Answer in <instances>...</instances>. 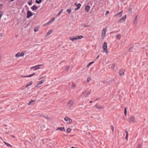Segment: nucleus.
<instances>
[{
  "instance_id": "nucleus-1",
  "label": "nucleus",
  "mask_w": 148,
  "mask_h": 148,
  "mask_svg": "<svg viewBox=\"0 0 148 148\" xmlns=\"http://www.w3.org/2000/svg\"><path fill=\"white\" fill-rule=\"evenodd\" d=\"M128 121L129 123L132 124H134L136 123L135 117L134 116H130L128 119Z\"/></svg>"
},
{
  "instance_id": "nucleus-2",
  "label": "nucleus",
  "mask_w": 148,
  "mask_h": 148,
  "mask_svg": "<svg viewBox=\"0 0 148 148\" xmlns=\"http://www.w3.org/2000/svg\"><path fill=\"white\" fill-rule=\"evenodd\" d=\"M102 48L104 52L106 54H108V50L107 45L106 42H105L103 43L102 46Z\"/></svg>"
},
{
  "instance_id": "nucleus-3",
  "label": "nucleus",
  "mask_w": 148,
  "mask_h": 148,
  "mask_svg": "<svg viewBox=\"0 0 148 148\" xmlns=\"http://www.w3.org/2000/svg\"><path fill=\"white\" fill-rule=\"evenodd\" d=\"M26 51H22L21 53L18 52L17 54H16L15 55L16 57L17 58H18L20 57H23L25 54V53L26 52Z\"/></svg>"
},
{
  "instance_id": "nucleus-4",
  "label": "nucleus",
  "mask_w": 148,
  "mask_h": 148,
  "mask_svg": "<svg viewBox=\"0 0 148 148\" xmlns=\"http://www.w3.org/2000/svg\"><path fill=\"white\" fill-rule=\"evenodd\" d=\"M74 103V101L72 99L71 100L67 102L66 106L70 108L73 105Z\"/></svg>"
},
{
  "instance_id": "nucleus-5",
  "label": "nucleus",
  "mask_w": 148,
  "mask_h": 148,
  "mask_svg": "<svg viewBox=\"0 0 148 148\" xmlns=\"http://www.w3.org/2000/svg\"><path fill=\"white\" fill-rule=\"evenodd\" d=\"M64 120L67 122L68 124H70L72 122V120L67 116H65L64 118Z\"/></svg>"
},
{
  "instance_id": "nucleus-6",
  "label": "nucleus",
  "mask_w": 148,
  "mask_h": 148,
  "mask_svg": "<svg viewBox=\"0 0 148 148\" xmlns=\"http://www.w3.org/2000/svg\"><path fill=\"white\" fill-rule=\"evenodd\" d=\"M106 30L107 29L106 28L103 29L102 30L101 35V38L102 39H103L106 36Z\"/></svg>"
},
{
  "instance_id": "nucleus-7",
  "label": "nucleus",
  "mask_w": 148,
  "mask_h": 148,
  "mask_svg": "<svg viewBox=\"0 0 148 148\" xmlns=\"http://www.w3.org/2000/svg\"><path fill=\"white\" fill-rule=\"evenodd\" d=\"M126 18V15H125L123 17H122L121 19H119L118 21V23H120L121 22V21H122L123 22H124L125 21Z\"/></svg>"
},
{
  "instance_id": "nucleus-8",
  "label": "nucleus",
  "mask_w": 148,
  "mask_h": 148,
  "mask_svg": "<svg viewBox=\"0 0 148 148\" xmlns=\"http://www.w3.org/2000/svg\"><path fill=\"white\" fill-rule=\"evenodd\" d=\"M42 65V64L38 65H36V66H32V67H31L30 68V69H34V70H36L37 69H40V68L39 67V66H41Z\"/></svg>"
},
{
  "instance_id": "nucleus-9",
  "label": "nucleus",
  "mask_w": 148,
  "mask_h": 148,
  "mask_svg": "<svg viewBox=\"0 0 148 148\" xmlns=\"http://www.w3.org/2000/svg\"><path fill=\"white\" fill-rule=\"evenodd\" d=\"M123 13V11H121L117 13L115 15H114V17L119 16V17L121 16L122 15Z\"/></svg>"
},
{
  "instance_id": "nucleus-10",
  "label": "nucleus",
  "mask_w": 148,
  "mask_h": 148,
  "mask_svg": "<svg viewBox=\"0 0 148 148\" xmlns=\"http://www.w3.org/2000/svg\"><path fill=\"white\" fill-rule=\"evenodd\" d=\"M108 84H112L113 83H114L115 82V81L114 79H110L108 80Z\"/></svg>"
},
{
  "instance_id": "nucleus-11",
  "label": "nucleus",
  "mask_w": 148,
  "mask_h": 148,
  "mask_svg": "<svg viewBox=\"0 0 148 148\" xmlns=\"http://www.w3.org/2000/svg\"><path fill=\"white\" fill-rule=\"evenodd\" d=\"M125 72L124 70L123 69H121L119 72V73L121 76H122L124 75V73Z\"/></svg>"
},
{
  "instance_id": "nucleus-12",
  "label": "nucleus",
  "mask_w": 148,
  "mask_h": 148,
  "mask_svg": "<svg viewBox=\"0 0 148 148\" xmlns=\"http://www.w3.org/2000/svg\"><path fill=\"white\" fill-rule=\"evenodd\" d=\"M35 73H34L32 74L31 75H26V76H23V75H21V77L22 78H24V77H30L32 76H33L35 75Z\"/></svg>"
},
{
  "instance_id": "nucleus-13",
  "label": "nucleus",
  "mask_w": 148,
  "mask_h": 148,
  "mask_svg": "<svg viewBox=\"0 0 148 148\" xmlns=\"http://www.w3.org/2000/svg\"><path fill=\"white\" fill-rule=\"evenodd\" d=\"M32 15V13L31 12L29 11H28L27 12V18H28Z\"/></svg>"
},
{
  "instance_id": "nucleus-14",
  "label": "nucleus",
  "mask_w": 148,
  "mask_h": 148,
  "mask_svg": "<svg viewBox=\"0 0 148 148\" xmlns=\"http://www.w3.org/2000/svg\"><path fill=\"white\" fill-rule=\"evenodd\" d=\"M95 107L97 108V109H102L103 108V106H101L97 104L95 105Z\"/></svg>"
},
{
  "instance_id": "nucleus-15",
  "label": "nucleus",
  "mask_w": 148,
  "mask_h": 148,
  "mask_svg": "<svg viewBox=\"0 0 148 148\" xmlns=\"http://www.w3.org/2000/svg\"><path fill=\"white\" fill-rule=\"evenodd\" d=\"M69 39L73 41L75 40H77V38L75 36H73V37H70L69 38Z\"/></svg>"
},
{
  "instance_id": "nucleus-16",
  "label": "nucleus",
  "mask_w": 148,
  "mask_h": 148,
  "mask_svg": "<svg viewBox=\"0 0 148 148\" xmlns=\"http://www.w3.org/2000/svg\"><path fill=\"white\" fill-rule=\"evenodd\" d=\"M138 15H137L135 17L134 20L133 21V23L134 24H135L136 23L137 21V18L138 17Z\"/></svg>"
},
{
  "instance_id": "nucleus-17",
  "label": "nucleus",
  "mask_w": 148,
  "mask_h": 148,
  "mask_svg": "<svg viewBox=\"0 0 148 148\" xmlns=\"http://www.w3.org/2000/svg\"><path fill=\"white\" fill-rule=\"evenodd\" d=\"M90 7L89 5H88L86 6L85 8V10L86 11H87V12H88L90 10Z\"/></svg>"
},
{
  "instance_id": "nucleus-18",
  "label": "nucleus",
  "mask_w": 148,
  "mask_h": 148,
  "mask_svg": "<svg viewBox=\"0 0 148 148\" xmlns=\"http://www.w3.org/2000/svg\"><path fill=\"white\" fill-rule=\"evenodd\" d=\"M35 103V101L34 100H32L30 101L29 103H28V105H34Z\"/></svg>"
},
{
  "instance_id": "nucleus-19",
  "label": "nucleus",
  "mask_w": 148,
  "mask_h": 148,
  "mask_svg": "<svg viewBox=\"0 0 148 148\" xmlns=\"http://www.w3.org/2000/svg\"><path fill=\"white\" fill-rule=\"evenodd\" d=\"M101 82L103 84H106L107 85L108 84V79L102 80Z\"/></svg>"
},
{
  "instance_id": "nucleus-20",
  "label": "nucleus",
  "mask_w": 148,
  "mask_h": 148,
  "mask_svg": "<svg viewBox=\"0 0 148 148\" xmlns=\"http://www.w3.org/2000/svg\"><path fill=\"white\" fill-rule=\"evenodd\" d=\"M81 5H82L81 4L79 3H78V5L77 6V8H75V10L76 11L78 10V9H79L81 7Z\"/></svg>"
},
{
  "instance_id": "nucleus-21",
  "label": "nucleus",
  "mask_w": 148,
  "mask_h": 148,
  "mask_svg": "<svg viewBox=\"0 0 148 148\" xmlns=\"http://www.w3.org/2000/svg\"><path fill=\"white\" fill-rule=\"evenodd\" d=\"M38 7L35 5H34L32 7V9L33 10H37L38 8Z\"/></svg>"
},
{
  "instance_id": "nucleus-22",
  "label": "nucleus",
  "mask_w": 148,
  "mask_h": 148,
  "mask_svg": "<svg viewBox=\"0 0 148 148\" xmlns=\"http://www.w3.org/2000/svg\"><path fill=\"white\" fill-rule=\"evenodd\" d=\"M87 92V90H85L83 92L82 94V97H84L86 94Z\"/></svg>"
},
{
  "instance_id": "nucleus-23",
  "label": "nucleus",
  "mask_w": 148,
  "mask_h": 148,
  "mask_svg": "<svg viewBox=\"0 0 148 148\" xmlns=\"http://www.w3.org/2000/svg\"><path fill=\"white\" fill-rule=\"evenodd\" d=\"M55 19V18L54 17H53L49 22L47 23L46 25H48L50 23H51L53 22Z\"/></svg>"
},
{
  "instance_id": "nucleus-24",
  "label": "nucleus",
  "mask_w": 148,
  "mask_h": 148,
  "mask_svg": "<svg viewBox=\"0 0 148 148\" xmlns=\"http://www.w3.org/2000/svg\"><path fill=\"white\" fill-rule=\"evenodd\" d=\"M52 32V31L51 30H49L47 34L45 36L46 37L48 36Z\"/></svg>"
},
{
  "instance_id": "nucleus-25",
  "label": "nucleus",
  "mask_w": 148,
  "mask_h": 148,
  "mask_svg": "<svg viewBox=\"0 0 148 148\" xmlns=\"http://www.w3.org/2000/svg\"><path fill=\"white\" fill-rule=\"evenodd\" d=\"M4 144H5V145H6L7 146H8V147H12V145H11L10 144H9L5 142H4Z\"/></svg>"
},
{
  "instance_id": "nucleus-26",
  "label": "nucleus",
  "mask_w": 148,
  "mask_h": 148,
  "mask_svg": "<svg viewBox=\"0 0 148 148\" xmlns=\"http://www.w3.org/2000/svg\"><path fill=\"white\" fill-rule=\"evenodd\" d=\"M76 84L74 82H73L72 83L71 88L72 89H75Z\"/></svg>"
},
{
  "instance_id": "nucleus-27",
  "label": "nucleus",
  "mask_w": 148,
  "mask_h": 148,
  "mask_svg": "<svg viewBox=\"0 0 148 148\" xmlns=\"http://www.w3.org/2000/svg\"><path fill=\"white\" fill-rule=\"evenodd\" d=\"M125 132L126 133V137H125V138L127 140V139H128L127 138H128V132L127 131V130H125Z\"/></svg>"
},
{
  "instance_id": "nucleus-28",
  "label": "nucleus",
  "mask_w": 148,
  "mask_h": 148,
  "mask_svg": "<svg viewBox=\"0 0 148 148\" xmlns=\"http://www.w3.org/2000/svg\"><path fill=\"white\" fill-rule=\"evenodd\" d=\"M116 36L117 38L119 40L121 37V35L120 34H117L116 35Z\"/></svg>"
},
{
  "instance_id": "nucleus-29",
  "label": "nucleus",
  "mask_w": 148,
  "mask_h": 148,
  "mask_svg": "<svg viewBox=\"0 0 148 148\" xmlns=\"http://www.w3.org/2000/svg\"><path fill=\"white\" fill-rule=\"evenodd\" d=\"M83 37V36H80L76 37V38H77V40L82 39Z\"/></svg>"
},
{
  "instance_id": "nucleus-30",
  "label": "nucleus",
  "mask_w": 148,
  "mask_h": 148,
  "mask_svg": "<svg viewBox=\"0 0 148 148\" xmlns=\"http://www.w3.org/2000/svg\"><path fill=\"white\" fill-rule=\"evenodd\" d=\"M90 92H91V90H90L88 91V92L86 96V97H88V96L90 94Z\"/></svg>"
},
{
  "instance_id": "nucleus-31",
  "label": "nucleus",
  "mask_w": 148,
  "mask_h": 148,
  "mask_svg": "<svg viewBox=\"0 0 148 148\" xmlns=\"http://www.w3.org/2000/svg\"><path fill=\"white\" fill-rule=\"evenodd\" d=\"M94 63V62H90L87 66V67H89L92 64Z\"/></svg>"
},
{
  "instance_id": "nucleus-32",
  "label": "nucleus",
  "mask_w": 148,
  "mask_h": 148,
  "mask_svg": "<svg viewBox=\"0 0 148 148\" xmlns=\"http://www.w3.org/2000/svg\"><path fill=\"white\" fill-rule=\"evenodd\" d=\"M129 13L130 14L132 13V9L131 8H129L128 9Z\"/></svg>"
},
{
  "instance_id": "nucleus-33",
  "label": "nucleus",
  "mask_w": 148,
  "mask_h": 148,
  "mask_svg": "<svg viewBox=\"0 0 148 148\" xmlns=\"http://www.w3.org/2000/svg\"><path fill=\"white\" fill-rule=\"evenodd\" d=\"M124 113L125 116H126L127 115V108L125 107V108Z\"/></svg>"
},
{
  "instance_id": "nucleus-34",
  "label": "nucleus",
  "mask_w": 148,
  "mask_h": 148,
  "mask_svg": "<svg viewBox=\"0 0 148 148\" xmlns=\"http://www.w3.org/2000/svg\"><path fill=\"white\" fill-rule=\"evenodd\" d=\"M63 10V9H61L60 10V12H59V13H58L57 15L58 16L60 15L61 14Z\"/></svg>"
},
{
  "instance_id": "nucleus-35",
  "label": "nucleus",
  "mask_w": 148,
  "mask_h": 148,
  "mask_svg": "<svg viewBox=\"0 0 148 148\" xmlns=\"http://www.w3.org/2000/svg\"><path fill=\"white\" fill-rule=\"evenodd\" d=\"M65 128L64 127H58L56 130H64Z\"/></svg>"
},
{
  "instance_id": "nucleus-36",
  "label": "nucleus",
  "mask_w": 148,
  "mask_h": 148,
  "mask_svg": "<svg viewBox=\"0 0 148 148\" xmlns=\"http://www.w3.org/2000/svg\"><path fill=\"white\" fill-rule=\"evenodd\" d=\"M41 1L42 0H39V1L36 0V3L38 4L40 3L41 2Z\"/></svg>"
},
{
  "instance_id": "nucleus-37",
  "label": "nucleus",
  "mask_w": 148,
  "mask_h": 148,
  "mask_svg": "<svg viewBox=\"0 0 148 148\" xmlns=\"http://www.w3.org/2000/svg\"><path fill=\"white\" fill-rule=\"evenodd\" d=\"M44 82V81L43 80L39 82L37 84V85H39L40 84H42Z\"/></svg>"
},
{
  "instance_id": "nucleus-38",
  "label": "nucleus",
  "mask_w": 148,
  "mask_h": 148,
  "mask_svg": "<svg viewBox=\"0 0 148 148\" xmlns=\"http://www.w3.org/2000/svg\"><path fill=\"white\" fill-rule=\"evenodd\" d=\"M71 11V9H68L67 10L66 12L69 13L70 14Z\"/></svg>"
},
{
  "instance_id": "nucleus-39",
  "label": "nucleus",
  "mask_w": 148,
  "mask_h": 148,
  "mask_svg": "<svg viewBox=\"0 0 148 148\" xmlns=\"http://www.w3.org/2000/svg\"><path fill=\"white\" fill-rule=\"evenodd\" d=\"M3 14V12L0 11V19H1V18Z\"/></svg>"
},
{
  "instance_id": "nucleus-40",
  "label": "nucleus",
  "mask_w": 148,
  "mask_h": 148,
  "mask_svg": "<svg viewBox=\"0 0 148 148\" xmlns=\"http://www.w3.org/2000/svg\"><path fill=\"white\" fill-rule=\"evenodd\" d=\"M91 79V78L90 77H88L87 78V82H90Z\"/></svg>"
},
{
  "instance_id": "nucleus-41",
  "label": "nucleus",
  "mask_w": 148,
  "mask_h": 148,
  "mask_svg": "<svg viewBox=\"0 0 148 148\" xmlns=\"http://www.w3.org/2000/svg\"><path fill=\"white\" fill-rule=\"evenodd\" d=\"M32 82H31L29 84H27L26 86H25V87L26 88H27V87L28 86H30L32 84Z\"/></svg>"
},
{
  "instance_id": "nucleus-42",
  "label": "nucleus",
  "mask_w": 148,
  "mask_h": 148,
  "mask_svg": "<svg viewBox=\"0 0 148 148\" xmlns=\"http://www.w3.org/2000/svg\"><path fill=\"white\" fill-rule=\"evenodd\" d=\"M38 28L35 27L34 29V31L35 32H36L38 31Z\"/></svg>"
},
{
  "instance_id": "nucleus-43",
  "label": "nucleus",
  "mask_w": 148,
  "mask_h": 148,
  "mask_svg": "<svg viewBox=\"0 0 148 148\" xmlns=\"http://www.w3.org/2000/svg\"><path fill=\"white\" fill-rule=\"evenodd\" d=\"M110 129L111 130H114V127L113 126L111 125L110 127Z\"/></svg>"
},
{
  "instance_id": "nucleus-44",
  "label": "nucleus",
  "mask_w": 148,
  "mask_h": 148,
  "mask_svg": "<svg viewBox=\"0 0 148 148\" xmlns=\"http://www.w3.org/2000/svg\"><path fill=\"white\" fill-rule=\"evenodd\" d=\"M69 66H67L66 69V71H68V70L69 69Z\"/></svg>"
},
{
  "instance_id": "nucleus-45",
  "label": "nucleus",
  "mask_w": 148,
  "mask_h": 148,
  "mask_svg": "<svg viewBox=\"0 0 148 148\" xmlns=\"http://www.w3.org/2000/svg\"><path fill=\"white\" fill-rule=\"evenodd\" d=\"M32 1H31L30 2H28V4L29 5H32Z\"/></svg>"
},
{
  "instance_id": "nucleus-46",
  "label": "nucleus",
  "mask_w": 148,
  "mask_h": 148,
  "mask_svg": "<svg viewBox=\"0 0 148 148\" xmlns=\"http://www.w3.org/2000/svg\"><path fill=\"white\" fill-rule=\"evenodd\" d=\"M3 36V34L2 33H0V37H2Z\"/></svg>"
},
{
  "instance_id": "nucleus-47",
  "label": "nucleus",
  "mask_w": 148,
  "mask_h": 148,
  "mask_svg": "<svg viewBox=\"0 0 148 148\" xmlns=\"http://www.w3.org/2000/svg\"><path fill=\"white\" fill-rule=\"evenodd\" d=\"M71 131V130H66V133H69Z\"/></svg>"
},
{
  "instance_id": "nucleus-48",
  "label": "nucleus",
  "mask_w": 148,
  "mask_h": 148,
  "mask_svg": "<svg viewBox=\"0 0 148 148\" xmlns=\"http://www.w3.org/2000/svg\"><path fill=\"white\" fill-rule=\"evenodd\" d=\"M140 145H139L137 146L136 148H140Z\"/></svg>"
},
{
  "instance_id": "nucleus-49",
  "label": "nucleus",
  "mask_w": 148,
  "mask_h": 148,
  "mask_svg": "<svg viewBox=\"0 0 148 148\" xmlns=\"http://www.w3.org/2000/svg\"><path fill=\"white\" fill-rule=\"evenodd\" d=\"M39 85H37V84L35 86V87H37L38 88L40 87L39 86H38Z\"/></svg>"
},
{
  "instance_id": "nucleus-50",
  "label": "nucleus",
  "mask_w": 148,
  "mask_h": 148,
  "mask_svg": "<svg viewBox=\"0 0 148 148\" xmlns=\"http://www.w3.org/2000/svg\"><path fill=\"white\" fill-rule=\"evenodd\" d=\"M109 13V11H107L106 12V13L105 14V15H106L107 14Z\"/></svg>"
},
{
  "instance_id": "nucleus-51",
  "label": "nucleus",
  "mask_w": 148,
  "mask_h": 148,
  "mask_svg": "<svg viewBox=\"0 0 148 148\" xmlns=\"http://www.w3.org/2000/svg\"><path fill=\"white\" fill-rule=\"evenodd\" d=\"M89 26L88 25H84V26L85 27H87L88 26Z\"/></svg>"
},
{
  "instance_id": "nucleus-52",
  "label": "nucleus",
  "mask_w": 148,
  "mask_h": 148,
  "mask_svg": "<svg viewBox=\"0 0 148 148\" xmlns=\"http://www.w3.org/2000/svg\"><path fill=\"white\" fill-rule=\"evenodd\" d=\"M44 77H41L40 78L38 79V80H40V79H42Z\"/></svg>"
},
{
  "instance_id": "nucleus-53",
  "label": "nucleus",
  "mask_w": 148,
  "mask_h": 148,
  "mask_svg": "<svg viewBox=\"0 0 148 148\" xmlns=\"http://www.w3.org/2000/svg\"><path fill=\"white\" fill-rule=\"evenodd\" d=\"M99 55H98V56H97V58H96V60H97V59L98 58H99Z\"/></svg>"
},
{
  "instance_id": "nucleus-54",
  "label": "nucleus",
  "mask_w": 148,
  "mask_h": 148,
  "mask_svg": "<svg viewBox=\"0 0 148 148\" xmlns=\"http://www.w3.org/2000/svg\"><path fill=\"white\" fill-rule=\"evenodd\" d=\"M74 4L76 6L78 5V4H77L76 3H75Z\"/></svg>"
},
{
  "instance_id": "nucleus-55",
  "label": "nucleus",
  "mask_w": 148,
  "mask_h": 148,
  "mask_svg": "<svg viewBox=\"0 0 148 148\" xmlns=\"http://www.w3.org/2000/svg\"><path fill=\"white\" fill-rule=\"evenodd\" d=\"M67 130H71V128H68L67 129Z\"/></svg>"
},
{
  "instance_id": "nucleus-56",
  "label": "nucleus",
  "mask_w": 148,
  "mask_h": 148,
  "mask_svg": "<svg viewBox=\"0 0 148 148\" xmlns=\"http://www.w3.org/2000/svg\"><path fill=\"white\" fill-rule=\"evenodd\" d=\"M71 148H77V147H75H75H71Z\"/></svg>"
},
{
  "instance_id": "nucleus-57",
  "label": "nucleus",
  "mask_w": 148,
  "mask_h": 148,
  "mask_svg": "<svg viewBox=\"0 0 148 148\" xmlns=\"http://www.w3.org/2000/svg\"><path fill=\"white\" fill-rule=\"evenodd\" d=\"M2 109V108L1 107H0V110H1Z\"/></svg>"
},
{
  "instance_id": "nucleus-58",
  "label": "nucleus",
  "mask_w": 148,
  "mask_h": 148,
  "mask_svg": "<svg viewBox=\"0 0 148 148\" xmlns=\"http://www.w3.org/2000/svg\"><path fill=\"white\" fill-rule=\"evenodd\" d=\"M62 131H63L64 132H65V130H61Z\"/></svg>"
},
{
  "instance_id": "nucleus-59",
  "label": "nucleus",
  "mask_w": 148,
  "mask_h": 148,
  "mask_svg": "<svg viewBox=\"0 0 148 148\" xmlns=\"http://www.w3.org/2000/svg\"><path fill=\"white\" fill-rule=\"evenodd\" d=\"M92 101H90V103H92Z\"/></svg>"
},
{
  "instance_id": "nucleus-60",
  "label": "nucleus",
  "mask_w": 148,
  "mask_h": 148,
  "mask_svg": "<svg viewBox=\"0 0 148 148\" xmlns=\"http://www.w3.org/2000/svg\"><path fill=\"white\" fill-rule=\"evenodd\" d=\"M12 137H14V136L13 135H12Z\"/></svg>"
},
{
  "instance_id": "nucleus-61",
  "label": "nucleus",
  "mask_w": 148,
  "mask_h": 148,
  "mask_svg": "<svg viewBox=\"0 0 148 148\" xmlns=\"http://www.w3.org/2000/svg\"><path fill=\"white\" fill-rule=\"evenodd\" d=\"M0 5L1 6H2V5L1 4H0Z\"/></svg>"
},
{
  "instance_id": "nucleus-62",
  "label": "nucleus",
  "mask_w": 148,
  "mask_h": 148,
  "mask_svg": "<svg viewBox=\"0 0 148 148\" xmlns=\"http://www.w3.org/2000/svg\"><path fill=\"white\" fill-rule=\"evenodd\" d=\"M0 139H2L1 137L0 136Z\"/></svg>"
},
{
  "instance_id": "nucleus-63",
  "label": "nucleus",
  "mask_w": 148,
  "mask_h": 148,
  "mask_svg": "<svg viewBox=\"0 0 148 148\" xmlns=\"http://www.w3.org/2000/svg\"><path fill=\"white\" fill-rule=\"evenodd\" d=\"M114 65H113V67L114 68Z\"/></svg>"
}]
</instances>
